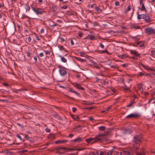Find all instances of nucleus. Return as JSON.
I'll return each mask as SVG.
<instances>
[{
  "label": "nucleus",
  "mask_w": 155,
  "mask_h": 155,
  "mask_svg": "<svg viewBox=\"0 0 155 155\" xmlns=\"http://www.w3.org/2000/svg\"><path fill=\"white\" fill-rule=\"evenodd\" d=\"M105 134L103 133H100L96 135L95 137L87 139L86 140V141L87 143H89L93 140H94V142H102L104 141L105 139Z\"/></svg>",
  "instance_id": "f257e3e1"
},
{
  "label": "nucleus",
  "mask_w": 155,
  "mask_h": 155,
  "mask_svg": "<svg viewBox=\"0 0 155 155\" xmlns=\"http://www.w3.org/2000/svg\"><path fill=\"white\" fill-rule=\"evenodd\" d=\"M144 33L147 35H153L155 34V29L151 27H148L144 30Z\"/></svg>",
  "instance_id": "f03ea898"
},
{
  "label": "nucleus",
  "mask_w": 155,
  "mask_h": 155,
  "mask_svg": "<svg viewBox=\"0 0 155 155\" xmlns=\"http://www.w3.org/2000/svg\"><path fill=\"white\" fill-rule=\"evenodd\" d=\"M31 8L37 15H41L45 12V11H44L42 8H35L31 7Z\"/></svg>",
  "instance_id": "7ed1b4c3"
},
{
  "label": "nucleus",
  "mask_w": 155,
  "mask_h": 155,
  "mask_svg": "<svg viewBox=\"0 0 155 155\" xmlns=\"http://www.w3.org/2000/svg\"><path fill=\"white\" fill-rule=\"evenodd\" d=\"M58 67L59 73L61 76H63L66 75L67 72L64 68L60 66H58Z\"/></svg>",
  "instance_id": "20e7f679"
},
{
  "label": "nucleus",
  "mask_w": 155,
  "mask_h": 155,
  "mask_svg": "<svg viewBox=\"0 0 155 155\" xmlns=\"http://www.w3.org/2000/svg\"><path fill=\"white\" fill-rule=\"evenodd\" d=\"M140 116V114L137 113H131L127 115L126 117V118L128 119L136 118L139 117Z\"/></svg>",
  "instance_id": "39448f33"
},
{
  "label": "nucleus",
  "mask_w": 155,
  "mask_h": 155,
  "mask_svg": "<svg viewBox=\"0 0 155 155\" xmlns=\"http://www.w3.org/2000/svg\"><path fill=\"white\" fill-rule=\"evenodd\" d=\"M134 142L135 143H139L141 142L142 137L141 136L136 135L134 137Z\"/></svg>",
  "instance_id": "423d86ee"
},
{
  "label": "nucleus",
  "mask_w": 155,
  "mask_h": 155,
  "mask_svg": "<svg viewBox=\"0 0 155 155\" xmlns=\"http://www.w3.org/2000/svg\"><path fill=\"white\" fill-rule=\"evenodd\" d=\"M143 19L147 23H149L151 21L150 17L148 15L144 14V15H142Z\"/></svg>",
  "instance_id": "0eeeda50"
},
{
  "label": "nucleus",
  "mask_w": 155,
  "mask_h": 155,
  "mask_svg": "<svg viewBox=\"0 0 155 155\" xmlns=\"http://www.w3.org/2000/svg\"><path fill=\"white\" fill-rule=\"evenodd\" d=\"M64 147H58L55 149L57 151V152L60 154L64 153L65 152H66L65 150L64 149H63L62 148Z\"/></svg>",
  "instance_id": "6e6552de"
},
{
  "label": "nucleus",
  "mask_w": 155,
  "mask_h": 155,
  "mask_svg": "<svg viewBox=\"0 0 155 155\" xmlns=\"http://www.w3.org/2000/svg\"><path fill=\"white\" fill-rule=\"evenodd\" d=\"M75 87H77L79 89H80L82 90H84V88L83 87H81L80 84H78L77 83H74L72 84Z\"/></svg>",
  "instance_id": "1a4fd4ad"
},
{
  "label": "nucleus",
  "mask_w": 155,
  "mask_h": 155,
  "mask_svg": "<svg viewBox=\"0 0 155 155\" xmlns=\"http://www.w3.org/2000/svg\"><path fill=\"white\" fill-rule=\"evenodd\" d=\"M63 149H64L65 151L66 152L68 151V150L70 151H73V150H77V148H68L66 147H64L62 148Z\"/></svg>",
  "instance_id": "9d476101"
},
{
  "label": "nucleus",
  "mask_w": 155,
  "mask_h": 155,
  "mask_svg": "<svg viewBox=\"0 0 155 155\" xmlns=\"http://www.w3.org/2000/svg\"><path fill=\"white\" fill-rule=\"evenodd\" d=\"M68 141V140H58L56 141L55 142V143L56 144H59V143H65L67 142Z\"/></svg>",
  "instance_id": "9b49d317"
},
{
  "label": "nucleus",
  "mask_w": 155,
  "mask_h": 155,
  "mask_svg": "<svg viewBox=\"0 0 155 155\" xmlns=\"http://www.w3.org/2000/svg\"><path fill=\"white\" fill-rule=\"evenodd\" d=\"M130 51L131 54H134L137 57L139 56L140 55V54L134 50H131Z\"/></svg>",
  "instance_id": "f8f14e48"
},
{
  "label": "nucleus",
  "mask_w": 155,
  "mask_h": 155,
  "mask_svg": "<svg viewBox=\"0 0 155 155\" xmlns=\"http://www.w3.org/2000/svg\"><path fill=\"white\" fill-rule=\"evenodd\" d=\"M85 39H90L91 40H94L95 39V37L93 35H88L85 38Z\"/></svg>",
  "instance_id": "ddd939ff"
},
{
  "label": "nucleus",
  "mask_w": 155,
  "mask_h": 155,
  "mask_svg": "<svg viewBox=\"0 0 155 155\" xmlns=\"http://www.w3.org/2000/svg\"><path fill=\"white\" fill-rule=\"evenodd\" d=\"M118 57L120 58L124 59L128 57V55L127 54H125L122 55H119L117 56Z\"/></svg>",
  "instance_id": "4468645a"
},
{
  "label": "nucleus",
  "mask_w": 155,
  "mask_h": 155,
  "mask_svg": "<svg viewBox=\"0 0 155 155\" xmlns=\"http://www.w3.org/2000/svg\"><path fill=\"white\" fill-rule=\"evenodd\" d=\"M139 146V143H135L134 144H133V149L134 150H136L138 149Z\"/></svg>",
  "instance_id": "2eb2a0df"
},
{
  "label": "nucleus",
  "mask_w": 155,
  "mask_h": 155,
  "mask_svg": "<svg viewBox=\"0 0 155 155\" xmlns=\"http://www.w3.org/2000/svg\"><path fill=\"white\" fill-rule=\"evenodd\" d=\"M142 66L144 69L147 70H150L151 71H154L153 69L150 68L147 66H145L144 65H142Z\"/></svg>",
  "instance_id": "dca6fc26"
},
{
  "label": "nucleus",
  "mask_w": 155,
  "mask_h": 155,
  "mask_svg": "<svg viewBox=\"0 0 155 155\" xmlns=\"http://www.w3.org/2000/svg\"><path fill=\"white\" fill-rule=\"evenodd\" d=\"M83 140L82 138L80 137H78L77 138L74 139L73 140H72V141L75 142H79L80 141H82Z\"/></svg>",
  "instance_id": "f3484780"
},
{
  "label": "nucleus",
  "mask_w": 155,
  "mask_h": 155,
  "mask_svg": "<svg viewBox=\"0 0 155 155\" xmlns=\"http://www.w3.org/2000/svg\"><path fill=\"white\" fill-rule=\"evenodd\" d=\"M69 90L70 92L75 94L77 95L78 96H79L80 95V94L79 93H78L77 92L75 91L72 88H70Z\"/></svg>",
  "instance_id": "a211bd4d"
},
{
  "label": "nucleus",
  "mask_w": 155,
  "mask_h": 155,
  "mask_svg": "<svg viewBox=\"0 0 155 155\" xmlns=\"http://www.w3.org/2000/svg\"><path fill=\"white\" fill-rule=\"evenodd\" d=\"M140 10L141 11H145L146 12H147V10L144 4H142L141 7L140 8Z\"/></svg>",
  "instance_id": "6ab92c4d"
},
{
  "label": "nucleus",
  "mask_w": 155,
  "mask_h": 155,
  "mask_svg": "<svg viewBox=\"0 0 155 155\" xmlns=\"http://www.w3.org/2000/svg\"><path fill=\"white\" fill-rule=\"evenodd\" d=\"M74 58L76 60L82 62H84L86 61L85 59H81V58H79L77 57H75Z\"/></svg>",
  "instance_id": "aec40b11"
},
{
  "label": "nucleus",
  "mask_w": 155,
  "mask_h": 155,
  "mask_svg": "<svg viewBox=\"0 0 155 155\" xmlns=\"http://www.w3.org/2000/svg\"><path fill=\"white\" fill-rule=\"evenodd\" d=\"M61 58V61L64 63H66L67 62V59L65 58L64 57L61 56L59 55V56Z\"/></svg>",
  "instance_id": "412c9836"
},
{
  "label": "nucleus",
  "mask_w": 155,
  "mask_h": 155,
  "mask_svg": "<svg viewBox=\"0 0 155 155\" xmlns=\"http://www.w3.org/2000/svg\"><path fill=\"white\" fill-rule=\"evenodd\" d=\"M51 9L54 12L56 11L57 10V6L55 5H53L51 7Z\"/></svg>",
  "instance_id": "4be33fe9"
},
{
  "label": "nucleus",
  "mask_w": 155,
  "mask_h": 155,
  "mask_svg": "<svg viewBox=\"0 0 155 155\" xmlns=\"http://www.w3.org/2000/svg\"><path fill=\"white\" fill-rule=\"evenodd\" d=\"M138 89L141 92L143 91V88L142 85L141 83L138 86Z\"/></svg>",
  "instance_id": "5701e85b"
},
{
  "label": "nucleus",
  "mask_w": 155,
  "mask_h": 155,
  "mask_svg": "<svg viewBox=\"0 0 155 155\" xmlns=\"http://www.w3.org/2000/svg\"><path fill=\"white\" fill-rule=\"evenodd\" d=\"M27 56L30 59L32 58V53L28 51L26 52Z\"/></svg>",
  "instance_id": "b1692460"
},
{
  "label": "nucleus",
  "mask_w": 155,
  "mask_h": 155,
  "mask_svg": "<svg viewBox=\"0 0 155 155\" xmlns=\"http://www.w3.org/2000/svg\"><path fill=\"white\" fill-rule=\"evenodd\" d=\"M58 47L59 48V49L61 51L63 50L65 52H67L68 51L66 50V49L64 48L63 46H58Z\"/></svg>",
  "instance_id": "393cba45"
},
{
  "label": "nucleus",
  "mask_w": 155,
  "mask_h": 155,
  "mask_svg": "<svg viewBox=\"0 0 155 155\" xmlns=\"http://www.w3.org/2000/svg\"><path fill=\"white\" fill-rule=\"evenodd\" d=\"M71 117L74 120H77L79 119V117L77 116L71 115Z\"/></svg>",
  "instance_id": "a878e982"
},
{
  "label": "nucleus",
  "mask_w": 155,
  "mask_h": 155,
  "mask_svg": "<svg viewBox=\"0 0 155 155\" xmlns=\"http://www.w3.org/2000/svg\"><path fill=\"white\" fill-rule=\"evenodd\" d=\"M99 154L97 152H92L90 153L88 155H98Z\"/></svg>",
  "instance_id": "bb28decb"
},
{
  "label": "nucleus",
  "mask_w": 155,
  "mask_h": 155,
  "mask_svg": "<svg viewBox=\"0 0 155 155\" xmlns=\"http://www.w3.org/2000/svg\"><path fill=\"white\" fill-rule=\"evenodd\" d=\"M95 10L98 13H100L101 12V10L100 9L99 7L98 6H96L95 8Z\"/></svg>",
  "instance_id": "cd10ccee"
},
{
  "label": "nucleus",
  "mask_w": 155,
  "mask_h": 155,
  "mask_svg": "<svg viewBox=\"0 0 155 155\" xmlns=\"http://www.w3.org/2000/svg\"><path fill=\"white\" fill-rule=\"evenodd\" d=\"M137 14H138L137 16V18L138 19H140L143 18L142 16L141 15H144V14H141L140 15H139L138 14V13H137Z\"/></svg>",
  "instance_id": "c85d7f7f"
},
{
  "label": "nucleus",
  "mask_w": 155,
  "mask_h": 155,
  "mask_svg": "<svg viewBox=\"0 0 155 155\" xmlns=\"http://www.w3.org/2000/svg\"><path fill=\"white\" fill-rule=\"evenodd\" d=\"M131 6L130 5H129L128 8L126 10L125 13H126L127 12L130 10L131 9Z\"/></svg>",
  "instance_id": "c756f323"
},
{
  "label": "nucleus",
  "mask_w": 155,
  "mask_h": 155,
  "mask_svg": "<svg viewBox=\"0 0 155 155\" xmlns=\"http://www.w3.org/2000/svg\"><path fill=\"white\" fill-rule=\"evenodd\" d=\"M25 8L26 9V11H29L30 9V7L26 4L25 5Z\"/></svg>",
  "instance_id": "7c9ffc66"
},
{
  "label": "nucleus",
  "mask_w": 155,
  "mask_h": 155,
  "mask_svg": "<svg viewBox=\"0 0 155 155\" xmlns=\"http://www.w3.org/2000/svg\"><path fill=\"white\" fill-rule=\"evenodd\" d=\"M16 136L17 137H18V138H19L21 141H24V140H25L24 139H23L21 137L20 134H17Z\"/></svg>",
  "instance_id": "2f4dec72"
},
{
  "label": "nucleus",
  "mask_w": 155,
  "mask_h": 155,
  "mask_svg": "<svg viewBox=\"0 0 155 155\" xmlns=\"http://www.w3.org/2000/svg\"><path fill=\"white\" fill-rule=\"evenodd\" d=\"M113 151V150H109L108 152L106 154V155H111Z\"/></svg>",
  "instance_id": "473e14b6"
},
{
  "label": "nucleus",
  "mask_w": 155,
  "mask_h": 155,
  "mask_svg": "<svg viewBox=\"0 0 155 155\" xmlns=\"http://www.w3.org/2000/svg\"><path fill=\"white\" fill-rule=\"evenodd\" d=\"M136 154L137 155H145V153L144 151H143L142 153L140 152H137L136 153Z\"/></svg>",
  "instance_id": "72a5a7b5"
},
{
  "label": "nucleus",
  "mask_w": 155,
  "mask_h": 155,
  "mask_svg": "<svg viewBox=\"0 0 155 155\" xmlns=\"http://www.w3.org/2000/svg\"><path fill=\"white\" fill-rule=\"evenodd\" d=\"M105 128V127L104 126H101L99 127V130L101 131L104 130Z\"/></svg>",
  "instance_id": "f704fd0d"
},
{
  "label": "nucleus",
  "mask_w": 155,
  "mask_h": 155,
  "mask_svg": "<svg viewBox=\"0 0 155 155\" xmlns=\"http://www.w3.org/2000/svg\"><path fill=\"white\" fill-rule=\"evenodd\" d=\"M152 56L154 58H155V50L152 51H151Z\"/></svg>",
  "instance_id": "c9c22d12"
},
{
  "label": "nucleus",
  "mask_w": 155,
  "mask_h": 155,
  "mask_svg": "<svg viewBox=\"0 0 155 155\" xmlns=\"http://www.w3.org/2000/svg\"><path fill=\"white\" fill-rule=\"evenodd\" d=\"M134 103V101H131L130 102V103L129 104H128V105H127V107H130V106H131L133 104V103Z\"/></svg>",
  "instance_id": "e433bc0d"
},
{
  "label": "nucleus",
  "mask_w": 155,
  "mask_h": 155,
  "mask_svg": "<svg viewBox=\"0 0 155 155\" xmlns=\"http://www.w3.org/2000/svg\"><path fill=\"white\" fill-rule=\"evenodd\" d=\"M58 25H59L58 24H57V23H54V25H51L50 26V27L52 28H54L55 26H58Z\"/></svg>",
  "instance_id": "4c0bfd02"
},
{
  "label": "nucleus",
  "mask_w": 155,
  "mask_h": 155,
  "mask_svg": "<svg viewBox=\"0 0 155 155\" xmlns=\"http://www.w3.org/2000/svg\"><path fill=\"white\" fill-rule=\"evenodd\" d=\"M124 152L126 155H132L131 153L128 151H125Z\"/></svg>",
  "instance_id": "58836bf2"
},
{
  "label": "nucleus",
  "mask_w": 155,
  "mask_h": 155,
  "mask_svg": "<svg viewBox=\"0 0 155 155\" xmlns=\"http://www.w3.org/2000/svg\"><path fill=\"white\" fill-rule=\"evenodd\" d=\"M95 78L96 79V81L97 82L99 81H102L103 80V79H101V78H99L98 77H96Z\"/></svg>",
  "instance_id": "ea45409f"
},
{
  "label": "nucleus",
  "mask_w": 155,
  "mask_h": 155,
  "mask_svg": "<svg viewBox=\"0 0 155 155\" xmlns=\"http://www.w3.org/2000/svg\"><path fill=\"white\" fill-rule=\"evenodd\" d=\"M25 138L26 139L28 140L30 138V137H29V136L27 134H25Z\"/></svg>",
  "instance_id": "a19ab883"
},
{
  "label": "nucleus",
  "mask_w": 155,
  "mask_h": 155,
  "mask_svg": "<svg viewBox=\"0 0 155 155\" xmlns=\"http://www.w3.org/2000/svg\"><path fill=\"white\" fill-rule=\"evenodd\" d=\"M44 52L46 54H50V52L48 51H44Z\"/></svg>",
  "instance_id": "79ce46f5"
},
{
  "label": "nucleus",
  "mask_w": 155,
  "mask_h": 155,
  "mask_svg": "<svg viewBox=\"0 0 155 155\" xmlns=\"http://www.w3.org/2000/svg\"><path fill=\"white\" fill-rule=\"evenodd\" d=\"M115 5L116 6H119L120 5V3L118 1H116L115 2Z\"/></svg>",
  "instance_id": "37998d69"
},
{
  "label": "nucleus",
  "mask_w": 155,
  "mask_h": 155,
  "mask_svg": "<svg viewBox=\"0 0 155 155\" xmlns=\"http://www.w3.org/2000/svg\"><path fill=\"white\" fill-rule=\"evenodd\" d=\"M108 84V81H103V84L104 85H107Z\"/></svg>",
  "instance_id": "c03bdc74"
},
{
  "label": "nucleus",
  "mask_w": 155,
  "mask_h": 155,
  "mask_svg": "<svg viewBox=\"0 0 155 155\" xmlns=\"http://www.w3.org/2000/svg\"><path fill=\"white\" fill-rule=\"evenodd\" d=\"M68 8L67 5H64L63 7H61V9H66Z\"/></svg>",
  "instance_id": "a18cd8bd"
},
{
  "label": "nucleus",
  "mask_w": 155,
  "mask_h": 155,
  "mask_svg": "<svg viewBox=\"0 0 155 155\" xmlns=\"http://www.w3.org/2000/svg\"><path fill=\"white\" fill-rule=\"evenodd\" d=\"M100 46L102 48H104V45L101 43H100Z\"/></svg>",
  "instance_id": "49530a36"
},
{
  "label": "nucleus",
  "mask_w": 155,
  "mask_h": 155,
  "mask_svg": "<svg viewBox=\"0 0 155 155\" xmlns=\"http://www.w3.org/2000/svg\"><path fill=\"white\" fill-rule=\"evenodd\" d=\"M72 111L73 112H74L76 111L77 109L75 107H74L72 108Z\"/></svg>",
  "instance_id": "de8ad7c7"
},
{
  "label": "nucleus",
  "mask_w": 155,
  "mask_h": 155,
  "mask_svg": "<svg viewBox=\"0 0 155 155\" xmlns=\"http://www.w3.org/2000/svg\"><path fill=\"white\" fill-rule=\"evenodd\" d=\"M74 136V134H71L69 135V137H70L71 138H72Z\"/></svg>",
  "instance_id": "09e8293b"
},
{
  "label": "nucleus",
  "mask_w": 155,
  "mask_h": 155,
  "mask_svg": "<svg viewBox=\"0 0 155 155\" xmlns=\"http://www.w3.org/2000/svg\"><path fill=\"white\" fill-rule=\"evenodd\" d=\"M50 131L51 130L48 128H47L45 129V131L47 132H50Z\"/></svg>",
  "instance_id": "8fccbe9b"
},
{
  "label": "nucleus",
  "mask_w": 155,
  "mask_h": 155,
  "mask_svg": "<svg viewBox=\"0 0 155 155\" xmlns=\"http://www.w3.org/2000/svg\"><path fill=\"white\" fill-rule=\"evenodd\" d=\"M3 85L6 87H7L8 86V84H7V83H3Z\"/></svg>",
  "instance_id": "3c124183"
},
{
  "label": "nucleus",
  "mask_w": 155,
  "mask_h": 155,
  "mask_svg": "<svg viewBox=\"0 0 155 155\" xmlns=\"http://www.w3.org/2000/svg\"><path fill=\"white\" fill-rule=\"evenodd\" d=\"M44 32V28H42L40 31V33L41 34L43 33Z\"/></svg>",
  "instance_id": "603ef678"
},
{
  "label": "nucleus",
  "mask_w": 155,
  "mask_h": 155,
  "mask_svg": "<svg viewBox=\"0 0 155 155\" xmlns=\"http://www.w3.org/2000/svg\"><path fill=\"white\" fill-rule=\"evenodd\" d=\"M82 35H83V33H81L79 32V33L78 35L80 37V38H81L82 37Z\"/></svg>",
  "instance_id": "864d4df0"
},
{
  "label": "nucleus",
  "mask_w": 155,
  "mask_h": 155,
  "mask_svg": "<svg viewBox=\"0 0 155 155\" xmlns=\"http://www.w3.org/2000/svg\"><path fill=\"white\" fill-rule=\"evenodd\" d=\"M143 75H144V74L141 72H140L139 74H138V76H142Z\"/></svg>",
  "instance_id": "5fc2aeb1"
},
{
  "label": "nucleus",
  "mask_w": 155,
  "mask_h": 155,
  "mask_svg": "<svg viewBox=\"0 0 155 155\" xmlns=\"http://www.w3.org/2000/svg\"><path fill=\"white\" fill-rule=\"evenodd\" d=\"M134 28L136 29H138L140 28V27L139 26H134Z\"/></svg>",
  "instance_id": "6e6d98bb"
},
{
  "label": "nucleus",
  "mask_w": 155,
  "mask_h": 155,
  "mask_svg": "<svg viewBox=\"0 0 155 155\" xmlns=\"http://www.w3.org/2000/svg\"><path fill=\"white\" fill-rule=\"evenodd\" d=\"M84 150V148H77V150L78 151H81L82 150Z\"/></svg>",
  "instance_id": "4d7b16f0"
},
{
  "label": "nucleus",
  "mask_w": 155,
  "mask_h": 155,
  "mask_svg": "<svg viewBox=\"0 0 155 155\" xmlns=\"http://www.w3.org/2000/svg\"><path fill=\"white\" fill-rule=\"evenodd\" d=\"M116 154H117V155H121L122 153L120 152H117L116 153Z\"/></svg>",
  "instance_id": "13d9d810"
},
{
  "label": "nucleus",
  "mask_w": 155,
  "mask_h": 155,
  "mask_svg": "<svg viewBox=\"0 0 155 155\" xmlns=\"http://www.w3.org/2000/svg\"><path fill=\"white\" fill-rule=\"evenodd\" d=\"M154 74L153 73H152V74H149V76L151 77H152V78H153L154 77Z\"/></svg>",
  "instance_id": "bf43d9fd"
},
{
  "label": "nucleus",
  "mask_w": 155,
  "mask_h": 155,
  "mask_svg": "<svg viewBox=\"0 0 155 155\" xmlns=\"http://www.w3.org/2000/svg\"><path fill=\"white\" fill-rule=\"evenodd\" d=\"M39 55L40 57H42L43 56V53H41L39 54Z\"/></svg>",
  "instance_id": "052dcab7"
},
{
  "label": "nucleus",
  "mask_w": 155,
  "mask_h": 155,
  "mask_svg": "<svg viewBox=\"0 0 155 155\" xmlns=\"http://www.w3.org/2000/svg\"><path fill=\"white\" fill-rule=\"evenodd\" d=\"M107 52V50H104V51H103L102 52H101V53H106Z\"/></svg>",
  "instance_id": "680f3d73"
},
{
  "label": "nucleus",
  "mask_w": 155,
  "mask_h": 155,
  "mask_svg": "<svg viewBox=\"0 0 155 155\" xmlns=\"http://www.w3.org/2000/svg\"><path fill=\"white\" fill-rule=\"evenodd\" d=\"M137 57H133L132 58L134 59H135V60H137V59H138V58H137Z\"/></svg>",
  "instance_id": "e2e57ef3"
},
{
  "label": "nucleus",
  "mask_w": 155,
  "mask_h": 155,
  "mask_svg": "<svg viewBox=\"0 0 155 155\" xmlns=\"http://www.w3.org/2000/svg\"><path fill=\"white\" fill-rule=\"evenodd\" d=\"M81 126H78V127H75V128H74V130L75 131H76L77 130H78V127H81Z\"/></svg>",
  "instance_id": "0e129e2a"
},
{
  "label": "nucleus",
  "mask_w": 155,
  "mask_h": 155,
  "mask_svg": "<svg viewBox=\"0 0 155 155\" xmlns=\"http://www.w3.org/2000/svg\"><path fill=\"white\" fill-rule=\"evenodd\" d=\"M154 97H153L152 99H151L150 100H149V101H148V103L150 104V102H151V101L152 100H154Z\"/></svg>",
  "instance_id": "69168bd1"
},
{
  "label": "nucleus",
  "mask_w": 155,
  "mask_h": 155,
  "mask_svg": "<svg viewBox=\"0 0 155 155\" xmlns=\"http://www.w3.org/2000/svg\"><path fill=\"white\" fill-rule=\"evenodd\" d=\"M34 60H35V62H36L37 60V57L34 56Z\"/></svg>",
  "instance_id": "338daca9"
},
{
  "label": "nucleus",
  "mask_w": 155,
  "mask_h": 155,
  "mask_svg": "<svg viewBox=\"0 0 155 155\" xmlns=\"http://www.w3.org/2000/svg\"><path fill=\"white\" fill-rule=\"evenodd\" d=\"M104 153L103 152L101 151V152L100 155H104Z\"/></svg>",
  "instance_id": "774afa93"
}]
</instances>
